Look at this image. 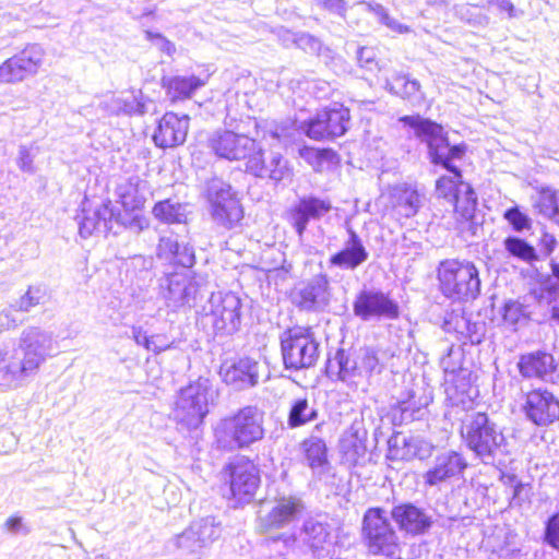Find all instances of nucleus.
Returning <instances> with one entry per match:
<instances>
[{
	"label": "nucleus",
	"mask_w": 559,
	"mask_h": 559,
	"mask_svg": "<svg viewBox=\"0 0 559 559\" xmlns=\"http://www.w3.org/2000/svg\"><path fill=\"white\" fill-rule=\"evenodd\" d=\"M400 122L412 128L415 135L427 143L429 156L433 164L442 165L449 170L451 176H442L436 182V191L439 197L454 201L460 192L462 179L461 170L452 164L455 159H461L465 154L463 145L451 146L443 134L440 124L421 118L420 116H403Z\"/></svg>",
	"instance_id": "obj_1"
},
{
	"label": "nucleus",
	"mask_w": 559,
	"mask_h": 559,
	"mask_svg": "<svg viewBox=\"0 0 559 559\" xmlns=\"http://www.w3.org/2000/svg\"><path fill=\"white\" fill-rule=\"evenodd\" d=\"M224 120V128L217 129L207 138V146L219 158L228 160L249 159L255 153L257 141L250 134V127L257 129L259 123L250 117L237 119L229 107Z\"/></svg>",
	"instance_id": "obj_2"
},
{
	"label": "nucleus",
	"mask_w": 559,
	"mask_h": 559,
	"mask_svg": "<svg viewBox=\"0 0 559 559\" xmlns=\"http://www.w3.org/2000/svg\"><path fill=\"white\" fill-rule=\"evenodd\" d=\"M383 369L380 350L373 347H362L353 355L345 349H337L326 364L328 377L343 382L353 391L359 388L362 380L369 383L370 379L380 374Z\"/></svg>",
	"instance_id": "obj_3"
},
{
	"label": "nucleus",
	"mask_w": 559,
	"mask_h": 559,
	"mask_svg": "<svg viewBox=\"0 0 559 559\" xmlns=\"http://www.w3.org/2000/svg\"><path fill=\"white\" fill-rule=\"evenodd\" d=\"M263 421L262 411L257 406H245L218 423L215 428L216 443L225 450L248 448L263 438Z\"/></svg>",
	"instance_id": "obj_4"
},
{
	"label": "nucleus",
	"mask_w": 559,
	"mask_h": 559,
	"mask_svg": "<svg viewBox=\"0 0 559 559\" xmlns=\"http://www.w3.org/2000/svg\"><path fill=\"white\" fill-rule=\"evenodd\" d=\"M461 436L467 448L484 463L506 452L502 431L485 413L467 415L461 427Z\"/></svg>",
	"instance_id": "obj_5"
},
{
	"label": "nucleus",
	"mask_w": 559,
	"mask_h": 559,
	"mask_svg": "<svg viewBox=\"0 0 559 559\" xmlns=\"http://www.w3.org/2000/svg\"><path fill=\"white\" fill-rule=\"evenodd\" d=\"M438 281L442 294L457 301L474 300L480 293L479 272L466 260L449 259L438 266Z\"/></svg>",
	"instance_id": "obj_6"
},
{
	"label": "nucleus",
	"mask_w": 559,
	"mask_h": 559,
	"mask_svg": "<svg viewBox=\"0 0 559 559\" xmlns=\"http://www.w3.org/2000/svg\"><path fill=\"white\" fill-rule=\"evenodd\" d=\"M198 320L203 328H210L216 334H233L241 324V300L234 293H212Z\"/></svg>",
	"instance_id": "obj_7"
},
{
	"label": "nucleus",
	"mask_w": 559,
	"mask_h": 559,
	"mask_svg": "<svg viewBox=\"0 0 559 559\" xmlns=\"http://www.w3.org/2000/svg\"><path fill=\"white\" fill-rule=\"evenodd\" d=\"M214 392L207 379L200 378L182 388L176 399L174 416L187 428H198L209 413Z\"/></svg>",
	"instance_id": "obj_8"
},
{
	"label": "nucleus",
	"mask_w": 559,
	"mask_h": 559,
	"mask_svg": "<svg viewBox=\"0 0 559 559\" xmlns=\"http://www.w3.org/2000/svg\"><path fill=\"white\" fill-rule=\"evenodd\" d=\"M320 343L310 328L296 326L281 336V349L286 369L301 370L316 365Z\"/></svg>",
	"instance_id": "obj_9"
},
{
	"label": "nucleus",
	"mask_w": 559,
	"mask_h": 559,
	"mask_svg": "<svg viewBox=\"0 0 559 559\" xmlns=\"http://www.w3.org/2000/svg\"><path fill=\"white\" fill-rule=\"evenodd\" d=\"M361 538L370 554L385 557L396 556L399 538L383 509L369 508L365 512Z\"/></svg>",
	"instance_id": "obj_10"
},
{
	"label": "nucleus",
	"mask_w": 559,
	"mask_h": 559,
	"mask_svg": "<svg viewBox=\"0 0 559 559\" xmlns=\"http://www.w3.org/2000/svg\"><path fill=\"white\" fill-rule=\"evenodd\" d=\"M46 360L47 357L43 354L26 347L9 349L0 346V384L17 386L35 374Z\"/></svg>",
	"instance_id": "obj_11"
},
{
	"label": "nucleus",
	"mask_w": 559,
	"mask_h": 559,
	"mask_svg": "<svg viewBox=\"0 0 559 559\" xmlns=\"http://www.w3.org/2000/svg\"><path fill=\"white\" fill-rule=\"evenodd\" d=\"M206 198L215 224L226 229L237 227L243 218V209L229 183L213 179L207 185Z\"/></svg>",
	"instance_id": "obj_12"
},
{
	"label": "nucleus",
	"mask_w": 559,
	"mask_h": 559,
	"mask_svg": "<svg viewBox=\"0 0 559 559\" xmlns=\"http://www.w3.org/2000/svg\"><path fill=\"white\" fill-rule=\"evenodd\" d=\"M222 533L221 523L214 516L193 521L188 528L174 538V545L181 559H201L203 550Z\"/></svg>",
	"instance_id": "obj_13"
},
{
	"label": "nucleus",
	"mask_w": 559,
	"mask_h": 559,
	"mask_svg": "<svg viewBox=\"0 0 559 559\" xmlns=\"http://www.w3.org/2000/svg\"><path fill=\"white\" fill-rule=\"evenodd\" d=\"M230 498L239 504L249 503L260 485L259 469L245 456L236 457L224 469Z\"/></svg>",
	"instance_id": "obj_14"
},
{
	"label": "nucleus",
	"mask_w": 559,
	"mask_h": 559,
	"mask_svg": "<svg viewBox=\"0 0 559 559\" xmlns=\"http://www.w3.org/2000/svg\"><path fill=\"white\" fill-rule=\"evenodd\" d=\"M354 314L362 321L399 318V304L381 289H362L353 302Z\"/></svg>",
	"instance_id": "obj_15"
},
{
	"label": "nucleus",
	"mask_w": 559,
	"mask_h": 559,
	"mask_svg": "<svg viewBox=\"0 0 559 559\" xmlns=\"http://www.w3.org/2000/svg\"><path fill=\"white\" fill-rule=\"evenodd\" d=\"M44 58L45 49L40 45H27L21 52L0 64V83L15 84L37 74Z\"/></svg>",
	"instance_id": "obj_16"
},
{
	"label": "nucleus",
	"mask_w": 559,
	"mask_h": 559,
	"mask_svg": "<svg viewBox=\"0 0 559 559\" xmlns=\"http://www.w3.org/2000/svg\"><path fill=\"white\" fill-rule=\"evenodd\" d=\"M79 233L83 238L94 234H107L112 229V224L127 225L120 214H116L111 201L90 204L87 200L82 203V211L76 217Z\"/></svg>",
	"instance_id": "obj_17"
},
{
	"label": "nucleus",
	"mask_w": 559,
	"mask_h": 559,
	"mask_svg": "<svg viewBox=\"0 0 559 559\" xmlns=\"http://www.w3.org/2000/svg\"><path fill=\"white\" fill-rule=\"evenodd\" d=\"M349 110L342 105H334L319 111L305 124V133L313 140H329L342 136L347 131Z\"/></svg>",
	"instance_id": "obj_18"
},
{
	"label": "nucleus",
	"mask_w": 559,
	"mask_h": 559,
	"mask_svg": "<svg viewBox=\"0 0 559 559\" xmlns=\"http://www.w3.org/2000/svg\"><path fill=\"white\" fill-rule=\"evenodd\" d=\"M467 466V461L460 452L443 451L435 457L433 465L424 474V483L429 487L439 486L460 477Z\"/></svg>",
	"instance_id": "obj_19"
},
{
	"label": "nucleus",
	"mask_w": 559,
	"mask_h": 559,
	"mask_svg": "<svg viewBox=\"0 0 559 559\" xmlns=\"http://www.w3.org/2000/svg\"><path fill=\"white\" fill-rule=\"evenodd\" d=\"M524 411L535 425L548 426L559 419V400L547 390H533L526 395Z\"/></svg>",
	"instance_id": "obj_20"
},
{
	"label": "nucleus",
	"mask_w": 559,
	"mask_h": 559,
	"mask_svg": "<svg viewBox=\"0 0 559 559\" xmlns=\"http://www.w3.org/2000/svg\"><path fill=\"white\" fill-rule=\"evenodd\" d=\"M200 293L199 283L188 273H175L167 277L164 298L167 307H191Z\"/></svg>",
	"instance_id": "obj_21"
},
{
	"label": "nucleus",
	"mask_w": 559,
	"mask_h": 559,
	"mask_svg": "<svg viewBox=\"0 0 559 559\" xmlns=\"http://www.w3.org/2000/svg\"><path fill=\"white\" fill-rule=\"evenodd\" d=\"M190 118L173 111L166 112L158 121L153 141L158 147L167 148L181 145L187 138Z\"/></svg>",
	"instance_id": "obj_22"
},
{
	"label": "nucleus",
	"mask_w": 559,
	"mask_h": 559,
	"mask_svg": "<svg viewBox=\"0 0 559 559\" xmlns=\"http://www.w3.org/2000/svg\"><path fill=\"white\" fill-rule=\"evenodd\" d=\"M332 210V203L329 199H321L314 195H308L299 199V201L290 209L289 219L301 237L310 221H319Z\"/></svg>",
	"instance_id": "obj_23"
},
{
	"label": "nucleus",
	"mask_w": 559,
	"mask_h": 559,
	"mask_svg": "<svg viewBox=\"0 0 559 559\" xmlns=\"http://www.w3.org/2000/svg\"><path fill=\"white\" fill-rule=\"evenodd\" d=\"M246 169L255 177L267 178L275 182L285 179L290 173L287 160L281 154L272 153L266 159L259 145L255 153H252L246 162Z\"/></svg>",
	"instance_id": "obj_24"
},
{
	"label": "nucleus",
	"mask_w": 559,
	"mask_h": 559,
	"mask_svg": "<svg viewBox=\"0 0 559 559\" xmlns=\"http://www.w3.org/2000/svg\"><path fill=\"white\" fill-rule=\"evenodd\" d=\"M520 374L525 379H538L554 382L557 364L550 353L531 352L520 356L516 364Z\"/></svg>",
	"instance_id": "obj_25"
},
{
	"label": "nucleus",
	"mask_w": 559,
	"mask_h": 559,
	"mask_svg": "<svg viewBox=\"0 0 559 559\" xmlns=\"http://www.w3.org/2000/svg\"><path fill=\"white\" fill-rule=\"evenodd\" d=\"M304 511V503L296 497H283L274 501L272 508L260 514V525L264 530L282 528L294 522Z\"/></svg>",
	"instance_id": "obj_26"
},
{
	"label": "nucleus",
	"mask_w": 559,
	"mask_h": 559,
	"mask_svg": "<svg viewBox=\"0 0 559 559\" xmlns=\"http://www.w3.org/2000/svg\"><path fill=\"white\" fill-rule=\"evenodd\" d=\"M221 373L226 384L236 390H245L258 383L259 365L255 360L245 357L231 365L223 366Z\"/></svg>",
	"instance_id": "obj_27"
},
{
	"label": "nucleus",
	"mask_w": 559,
	"mask_h": 559,
	"mask_svg": "<svg viewBox=\"0 0 559 559\" xmlns=\"http://www.w3.org/2000/svg\"><path fill=\"white\" fill-rule=\"evenodd\" d=\"M391 515L400 530L412 535L424 534L432 524L431 518L424 510L412 503L394 507Z\"/></svg>",
	"instance_id": "obj_28"
},
{
	"label": "nucleus",
	"mask_w": 559,
	"mask_h": 559,
	"mask_svg": "<svg viewBox=\"0 0 559 559\" xmlns=\"http://www.w3.org/2000/svg\"><path fill=\"white\" fill-rule=\"evenodd\" d=\"M298 306L305 310L323 309L329 305L331 293L325 274L313 276L299 292Z\"/></svg>",
	"instance_id": "obj_29"
},
{
	"label": "nucleus",
	"mask_w": 559,
	"mask_h": 559,
	"mask_svg": "<svg viewBox=\"0 0 559 559\" xmlns=\"http://www.w3.org/2000/svg\"><path fill=\"white\" fill-rule=\"evenodd\" d=\"M367 431L359 423H354L344 431L340 440V452L349 465H357L367 454Z\"/></svg>",
	"instance_id": "obj_30"
},
{
	"label": "nucleus",
	"mask_w": 559,
	"mask_h": 559,
	"mask_svg": "<svg viewBox=\"0 0 559 559\" xmlns=\"http://www.w3.org/2000/svg\"><path fill=\"white\" fill-rule=\"evenodd\" d=\"M348 234L344 248L329 259L331 266L355 270L368 260L369 254L359 236L353 229H348Z\"/></svg>",
	"instance_id": "obj_31"
},
{
	"label": "nucleus",
	"mask_w": 559,
	"mask_h": 559,
	"mask_svg": "<svg viewBox=\"0 0 559 559\" xmlns=\"http://www.w3.org/2000/svg\"><path fill=\"white\" fill-rule=\"evenodd\" d=\"M116 192L123 209L128 212H135L143 207L148 186L145 180L132 176L118 185Z\"/></svg>",
	"instance_id": "obj_32"
},
{
	"label": "nucleus",
	"mask_w": 559,
	"mask_h": 559,
	"mask_svg": "<svg viewBox=\"0 0 559 559\" xmlns=\"http://www.w3.org/2000/svg\"><path fill=\"white\" fill-rule=\"evenodd\" d=\"M388 199L396 215L404 217L416 215L421 205V198L417 190L405 185L391 188Z\"/></svg>",
	"instance_id": "obj_33"
},
{
	"label": "nucleus",
	"mask_w": 559,
	"mask_h": 559,
	"mask_svg": "<svg viewBox=\"0 0 559 559\" xmlns=\"http://www.w3.org/2000/svg\"><path fill=\"white\" fill-rule=\"evenodd\" d=\"M157 255L160 259L185 267H190L194 263L192 248L187 245H180L178 237L174 234L160 237L157 246Z\"/></svg>",
	"instance_id": "obj_34"
},
{
	"label": "nucleus",
	"mask_w": 559,
	"mask_h": 559,
	"mask_svg": "<svg viewBox=\"0 0 559 559\" xmlns=\"http://www.w3.org/2000/svg\"><path fill=\"white\" fill-rule=\"evenodd\" d=\"M307 465L314 475L322 476L329 471L328 448L323 439L316 435H310L301 443Z\"/></svg>",
	"instance_id": "obj_35"
},
{
	"label": "nucleus",
	"mask_w": 559,
	"mask_h": 559,
	"mask_svg": "<svg viewBox=\"0 0 559 559\" xmlns=\"http://www.w3.org/2000/svg\"><path fill=\"white\" fill-rule=\"evenodd\" d=\"M57 342L53 334L38 326H28L21 333L19 347H26L31 350L38 352L45 357L52 356Z\"/></svg>",
	"instance_id": "obj_36"
},
{
	"label": "nucleus",
	"mask_w": 559,
	"mask_h": 559,
	"mask_svg": "<svg viewBox=\"0 0 559 559\" xmlns=\"http://www.w3.org/2000/svg\"><path fill=\"white\" fill-rule=\"evenodd\" d=\"M299 538L314 554L324 550L330 539L329 525L318 519L310 518L304 522Z\"/></svg>",
	"instance_id": "obj_37"
},
{
	"label": "nucleus",
	"mask_w": 559,
	"mask_h": 559,
	"mask_svg": "<svg viewBox=\"0 0 559 559\" xmlns=\"http://www.w3.org/2000/svg\"><path fill=\"white\" fill-rule=\"evenodd\" d=\"M206 79L195 75L173 76L163 80V86L171 102L190 98L193 93L206 84Z\"/></svg>",
	"instance_id": "obj_38"
},
{
	"label": "nucleus",
	"mask_w": 559,
	"mask_h": 559,
	"mask_svg": "<svg viewBox=\"0 0 559 559\" xmlns=\"http://www.w3.org/2000/svg\"><path fill=\"white\" fill-rule=\"evenodd\" d=\"M319 417L318 408L314 403H310L307 397L294 399L290 403L287 425L289 428H298L308 425Z\"/></svg>",
	"instance_id": "obj_39"
},
{
	"label": "nucleus",
	"mask_w": 559,
	"mask_h": 559,
	"mask_svg": "<svg viewBox=\"0 0 559 559\" xmlns=\"http://www.w3.org/2000/svg\"><path fill=\"white\" fill-rule=\"evenodd\" d=\"M457 194L454 199V212L462 223H469L474 219L477 206L475 191L468 183H461Z\"/></svg>",
	"instance_id": "obj_40"
},
{
	"label": "nucleus",
	"mask_w": 559,
	"mask_h": 559,
	"mask_svg": "<svg viewBox=\"0 0 559 559\" xmlns=\"http://www.w3.org/2000/svg\"><path fill=\"white\" fill-rule=\"evenodd\" d=\"M153 215L156 219L166 224H180L187 219L186 206L170 200L157 202L153 207Z\"/></svg>",
	"instance_id": "obj_41"
},
{
	"label": "nucleus",
	"mask_w": 559,
	"mask_h": 559,
	"mask_svg": "<svg viewBox=\"0 0 559 559\" xmlns=\"http://www.w3.org/2000/svg\"><path fill=\"white\" fill-rule=\"evenodd\" d=\"M151 100L141 91L120 94L121 115L143 116L147 112Z\"/></svg>",
	"instance_id": "obj_42"
},
{
	"label": "nucleus",
	"mask_w": 559,
	"mask_h": 559,
	"mask_svg": "<svg viewBox=\"0 0 559 559\" xmlns=\"http://www.w3.org/2000/svg\"><path fill=\"white\" fill-rule=\"evenodd\" d=\"M538 212L559 224V191L543 189L535 202Z\"/></svg>",
	"instance_id": "obj_43"
},
{
	"label": "nucleus",
	"mask_w": 559,
	"mask_h": 559,
	"mask_svg": "<svg viewBox=\"0 0 559 559\" xmlns=\"http://www.w3.org/2000/svg\"><path fill=\"white\" fill-rule=\"evenodd\" d=\"M506 251L513 258L531 263L537 260V253L533 246L519 237H507L503 241Z\"/></svg>",
	"instance_id": "obj_44"
},
{
	"label": "nucleus",
	"mask_w": 559,
	"mask_h": 559,
	"mask_svg": "<svg viewBox=\"0 0 559 559\" xmlns=\"http://www.w3.org/2000/svg\"><path fill=\"white\" fill-rule=\"evenodd\" d=\"M389 452L391 457L411 460L416 455L415 439L396 433L389 439Z\"/></svg>",
	"instance_id": "obj_45"
},
{
	"label": "nucleus",
	"mask_w": 559,
	"mask_h": 559,
	"mask_svg": "<svg viewBox=\"0 0 559 559\" xmlns=\"http://www.w3.org/2000/svg\"><path fill=\"white\" fill-rule=\"evenodd\" d=\"M283 40L285 45H287L288 41H292L298 48L310 53H319L322 48L320 39L308 33H292L289 31H284Z\"/></svg>",
	"instance_id": "obj_46"
},
{
	"label": "nucleus",
	"mask_w": 559,
	"mask_h": 559,
	"mask_svg": "<svg viewBox=\"0 0 559 559\" xmlns=\"http://www.w3.org/2000/svg\"><path fill=\"white\" fill-rule=\"evenodd\" d=\"M39 154V146L36 143L22 144L19 146L16 165L21 171L27 174H35L36 167L34 159Z\"/></svg>",
	"instance_id": "obj_47"
},
{
	"label": "nucleus",
	"mask_w": 559,
	"mask_h": 559,
	"mask_svg": "<svg viewBox=\"0 0 559 559\" xmlns=\"http://www.w3.org/2000/svg\"><path fill=\"white\" fill-rule=\"evenodd\" d=\"M45 297V292L40 287H29L27 292L12 305L15 310L28 312L32 308L39 305Z\"/></svg>",
	"instance_id": "obj_48"
},
{
	"label": "nucleus",
	"mask_w": 559,
	"mask_h": 559,
	"mask_svg": "<svg viewBox=\"0 0 559 559\" xmlns=\"http://www.w3.org/2000/svg\"><path fill=\"white\" fill-rule=\"evenodd\" d=\"M301 155L317 170H320L323 167L324 163L331 162L334 157V153L331 150H316V148H306L301 153Z\"/></svg>",
	"instance_id": "obj_49"
},
{
	"label": "nucleus",
	"mask_w": 559,
	"mask_h": 559,
	"mask_svg": "<svg viewBox=\"0 0 559 559\" xmlns=\"http://www.w3.org/2000/svg\"><path fill=\"white\" fill-rule=\"evenodd\" d=\"M526 317L525 307L515 300H509L503 306V320L510 325H515Z\"/></svg>",
	"instance_id": "obj_50"
},
{
	"label": "nucleus",
	"mask_w": 559,
	"mask_h": 559,
	"mask_svg": "<svg viewBox=\"0 0 559 559\" xmlns=\"http://www.w3.org/2000/svg\"><path fill=\"white\" fill-rule=\"evenodd\" d=\"M266 133L283 145H288L295 136V129L288 124L271 123L267 126Z\"/></svg>",
	"instance_id": "obj_51"
},
{
	"label": "nucleus",
	"mask_w": 559,
	"mask_h": 559,
	"mask_svg": "<svg viewBox=\"0 0 559 559\" xmlns=\"http://www.w3.org/2000/svg\"><path fill=\"white\" fill-rule=\"evenodd\" d=\"M404 83L403 91H399V95L403 99H407L408 102L413 104H418L424 99V94L420 90V83L415 80L411 79L407 75L406 81Z\"/></svg>",
	"instance_id": "obj_52"
},
{
	"label": "nucleus",
	"mask_w": 559,
	"mask_h": 559,
	"mask_svg": "<svg viewBox=\"0 0 559 559\" xmlns=\"http://www.w3.org/2000/svg\"><path fill=\"white\" fill-rule=\"evenodd\" d=\"M469 318L465 313H453L444 322V329L448 332H455L462 338L464 334H468Z\"/></svg>",
	"instance_id": "obj_53"
},
{
	"label": "nucleus",
	"mask_w": 559,
	"mask_h": 559,
	"mask_svg": "<svg viewBox=\"0 0 559 559\" xmlns=\"http://www.w3.org/2000/svg\"><path fill=\"white\" fill-rule=\"evenodd\" d=\"M372 12L378 16L379 21L386 27L399 34L407 33L409 29L407 26L401 24L395 19L391 17L386 10L381 4L370 5Z\"/></svg>",
	"instance_id": "obj_54"
},
{
	"label": "nucleus",
	"mask_w": 559,
	"mask_h": 559,
	"mask_svg": "<svg viewBox=\"0 0 559 559\" xmlns=\"http://www.w3.org/2000/svg\"><path fill=\"white\" fill-rule=\"evenodd\" d=\"M504 218L512 225L516 231H522L531 227V219L519 207H511L506 211Z\"/></svg>",
	"instance_id": "obj_55"
},
{
	"label": "nucleus",
	"mask_w": 559,
	"mask_h": 559,
	"mask_svg": "<svg viewBox=\"0 0 559 559\" xmlns=\"http://www.w3.org/2000/svg\"><path fill=\"white\" fill-rule=\"evenodd\" d=\"M407 74L394 72L392 76H388L385 73H382L379 76V81L383 82L384 88L393 95H399V91H403L404 81H406Z\"/></svg>",
	"instance_id": "obj_56"
},
{
	"label": "nucleus",
	"mask_w": 559,
	"mask_h": 559,
	"mask_svg": "<svg viewBox=\"0 0 559 559\" xmlns=\"http://www.w3.org/2000/svg\"><path fill=\"white\" fill-rule=\"evenodd\" d=\"M542 299H546L548 304L559 298V281L554 276H548L540 284Z\"/></svg>",
	"instance_id": "obj_57"
},
{
	"label": "nucleus",
	"mask_w": 559,
	"mask_h": 559,
	"mask_svg": "<svg viewBox=\"0 0 559 559\" xmlns=\"http://www.w3.org/2000/svg\"><path fill=\"white\" fill-rule=\"evenodd\" d=\"M461 350L454 349L453 346L449 347L448 354L440 360V365L444 372L454 373L460 368Z\"/></svg>",
	"instance_id": "obj_58"
},
{
	"label": "nucleus",
	"mask_w": 559,
	"mask_h": 559,
	"mask_svg": "<svg viewBox=\"0 0 559 559\" xmlns=\"http://www.w3.org/2000/svg\"><path fill=\"white\" fill-rule=\"evenodd\" d=\"M313 3L317 7L341 17H344L347 11L346 0H313Z\"/></svg>",
	"instance_id": "obj_59"
},
{
	"label": "nucleus",
	"mask_w": 559,
	"mask_h": 559,
	"mask_svg": "<svg viewBox=\"0 0 559 559\" xmlns=\"http://www.w3.org/2000/svg\"><path fill=\"white\" fill-rule=\"evenodd\" d=\"M545 539L554 548H559V512L554 514L548 520L546 525Z\"/></svg>",
	"instance_id": "obj_60"
},
{
	"label": "nucleus",
	"mask_w": 559,
	"mask_h": 559,
	"mask_svg": "<svg viewBox=\"0 0 559 559\" xmlns=\"http://www.w3.org/2000/svg\"><path fill=\"white\" fill-rule=\"evenodd\" d=\"M15 308L12 306L8 309H3L0 311V330L8 331L11 329H15L21 321L15 317Z\"/></svg>",
	"instance_id": "obj_61"
},
{
	"label": "nucleus",
	"mask_w": 559,
	"mask_h": 559,
	"mask_svg": "<svg viewBox=\"0 0 559 559\" xmlns=\"http://www.w3.org/2000/svg\"><path fill=\"white\" fill-rule=\"evenodd\" d=\"M357 60L361 68L372 71L377 67L374 52L371 48L361 47L357 51Z\"/></svg>",
	"instance_id": "obj_62"
},
{
	"label": "nucleus",
	"mask_w": 559,
	"mask_h": 559,
	"mask_svg": "<svg viewBox=\"0 0 559 559\" xmlns=\"http://www.w3.org/2000/svg\"><path fill=\"white\" fill-rule=\"evenodd\" d=\"M171 345L173 342H169L165 334H154L150 336V347L147 350L159 354L170 348Z\"/></svg>",
	"instance_id": "obj_63"
},
{
	"label": "nucleus",
	"mask_w": 559,
	"mask_h": 559,
	"mask_svg": "<svg viewBox=\"0 0 559 559\" xmlns=\"http://www.w3.org/2000/svg\"><path fill=\"white\" fill-rule=\"evenodd\" d=\"M99 107L102 110L111 116L121 115L120 95H110L100 102Z\"/></svg>",
	"instance_id": "obj_64"
}]
</instances>
